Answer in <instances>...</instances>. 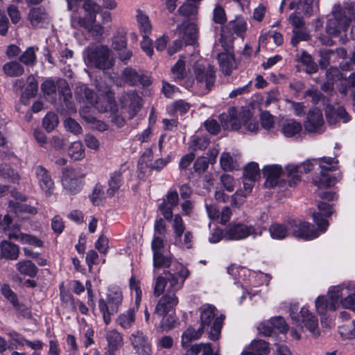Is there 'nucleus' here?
Here are the masks:
<instances>
[{"label":"nucleus","mask_w":355,"mask_h":355,"mask_svg":"<svg viewBox=\"0 0 355 355\" xmlns=\"http://www.w3.org/2000/svg\"><path fill=\"white\" fill-rule=\"evenodd\" d=\"M97 87L99 94L98 100L96 101V94L93 90L88 88L86 85H78L75 89L76 100L80 103L94 106L101 112H110L114 114L117 110L114 93L107 87L102 89L98 85Z\"/></svg>","instance_id":"f257e3e1"},{"label":"nucleus","mask_w":355,"mask_h":355,"mask_svg":"<svg viewBox=\"0 0 355 355\" xmlns=\"http://www.w3.org/2000/svg\"><path fill=\"white\" fill-rule=\"evenodd\" d=\"M200 327L203 330L210 329L209 338L215 341L220 335L223 327L224 315H220L216 317V309L210 304H205L200 308Z\"/></svg>","instance_id":"f03ea898"},{"label":"nucleus","mask_w":355,"mask_h":355,"mask_svg":"<svg viewBox=\"0 0 355 355\" xmlns=\"http://www.w3.org/2000/svg\"><path fill=\"white\" fill-rule=\"evenodd\" d=\"M297 304H292L289 308L291 318L293 323L300 328L305 327L315 336L319 335L318 318L306 307L299 311Z\"/></svg>","instance_id":"7ed1b4c3"},{"label":"nucleus","mask_w":355,"mask_h":355,"mask_svg":"<svg viewBox=\"0 0 355 355\" xmlns=\"http://www.w3.org/2000/svg\"><path fill=\"white\" fill-rule=\"evenodd\" d=\"M123 301L122 292L119 290L109 291L106 299L100 298L98 305L103 315L104 322L107 325L111 322L112 316L119 311Z\"/></svg>","instance_id":"20e7f679"},{"label":"nucleus","mask_w":355,"mask_h":355,"mask_svg":"<svg viewBox=\"0 0 355 355\" xmlns=\"http://www.w3.org/2000/svg\"><path fill=\"white\" fill-rule=\"evenodd\" d=\"M164 276H158L153 285V295L155 297H159L166 289L165 293L176 294L183 285L184 281L180 280L175 273L171 271H164Z\"/></svg>","instance_id":"39448f33"},{"label":"nucleus","mask_w":355,"mask_h":355,"mask_svg":"<svg viewBox=\"0 0 355 355\" xmlns=\"http://www.w3.org/2000/svg\"><path fill=\"white\" fill-rule=\"evenodd\" d=\"M87 59L89 63L100 69H107L114 65L111 58V50L105 45H96L87 49Z\"/></svg>","instance_id":"423d86ee"},{"label":"nucleus","mask_w":355,"mask_h":355,"mask_svg":"<svg viewBox=\"0 0 355 355\" xmlns=\"http://www.w3.org/2000/svg\"><path fill=\"white\" fill-rule=\"evenodd\" d=\"M338 160L336 158L324 157L319 159L321 168L320 175L318 179L313 180V184L319 188H327L334 185L336 180L334 177L328 173L337 169Z\"/></svg>","instance_id":"0eeeda50"},{"label":"nucleus","mask_w":355,"mask_h":355,"mask_svg":"<svg viewBox=\"0 0 355 355\" xmlns=\"http://www.w3.org/2000/svg\"><path fill=\"white\" fill-rule=\"evenodd\" d=\"M83 8L85 12L84 17L72 15L71 24L73 28L89 27L91 23H95L96 15L101 11V6L93 0H85L83 4Z\"/></svg>","instance_id":"6e6552de"},{"label":"nucleus","mask_w":355,"mask_h":355,"mask_svg":"<svg viewBox=\"0 0 355 355\" xmlns=\"http://www.w3.org/2000/svg\"><path fill=\"white\" fill-rule=\"evenodd\" d=\"M193 73L200 87H205L207 91H209L215 83L216 71L212 66L209 64H205L201 61H197L193 67Z\"/></svg>","instance_id":"1a4fd4ad"},{"label":"nucleus","mask_w":355,"mask_h":355,"mask_svg":"<svg viewBox=\"0 0 355 355\" xmlns=\"http://www.w3.org/2000/svg\"><path fill=\"white\" fill-rule=\"evenodd\" d=\"M85 175L80 169L64 168L62 173V184L70 194H76L82 189Z\"/></svg>","instance_id":"9d476101"},{"label":"nucleus","mask_w":355,"mask_h":355,"mask_svg":"<svg viewBox=\"0 0 355 355\" xmlns=\"http://www.w3.org/2000/svg\"><path fill=\"white\" fill-rule=\"evenodd\" d=\"M337 288L338 286L333 287L328 292L327 297L324 295L318 297L315 302L318 313L324 315L328 309L335 311L340 306L339 295L336 292Z\"/></svg>","instance_id":"9b49d317"},{"label":"nucleus","mask_w":355,"mask_h":355,"mask_svg":"<svg viewBox=\"0 0 355 355\" xmlns=\"http://www.w3.org/2000/svg\"><path fill=\"white\" fill-rule=\"evenodd\" d=\"M261 231L257 232V229L252 225H246L241 223L230 224L226 227L225 237L229 240L244 239L250 235H260Z\"/></svg>","instance_id":"f8f14e48"},{"label":"nucleus","mask_w":355,"mask_h":355,"mask_svg":"<svg viewBox=\"0 0 355 355\" xmlns=\"http://www.w3.org/2000/svg\"><path fill=\"white\" fill-rule=\"evenodd\" d=\"M129 340L137 355H152L153 350L150 340L141 331L137 330L132 333Z\"/></svg>","instance_id":"ddd939ff"},{"label":"nucleus","mask_w":355,"mask_h":355,"mask_svg":"<svg viewBox=\"0 0 355 355\" xmlns=\"http://www.w3.org/2000/svg\"><path fill=\"white\" fill-rule=\"evenodd\" d=\"M290 230L295 237L304 240H311L318 236V232L314 226L309 223L301 220H293L289 222Z\"/></svg>","instance_id":"4468645a"},{"label":"nucleus","mask_w":355,"mask_h":355,"mask_svg":"<svg viewBox=\"0 0 355 355\" xmlns=\"http://www.w3.org/2000/svg\"><path fill=\"white\" fill-rule=\"evenodd\" d=\"M336 292L339 295L340 306L355 311V284L347 283L338 286Z\"/></svg>","instance_id":"2eb2a0df"},{"label":"nucleus","mask_w":355,"mask_h":355,"mask_svg":"<svg viewBox=\"0 0 355 355\" xmlns=\"http://www.w3.org/2000/svg\"><path fill=\"white\" fill-rule=\"evenodd\" d=\"M121 101L124 112H127L128 117L132 119L139 112L142 99L136 92H129L122 96Z\"/></svg>","instance_id":"dca6fc26"},{"label":"nucleus","mask_w":355,"mask_h":355,"mask_svg":"<svg viewBox=\"0 0 355 355\" xmlns=\"http://www.w3.org/2000/svg\"><path fill=\"white\" fill-rule=\"evenodd\" d=\"M350 19L341 12H336L327 21L326 30L330 35H337L342 31H346L349 26Z\"/></svg>","instance_id":"f3484780"},{"label":"nucleus","mask_w":355,"mask_h":355,"mask_svg":"<svg viewBox=\"0 0 355 355\" xmlns=\"http://www.w3.org/2000/svg\"><path fill=\"white\" fill-rule=\"evenodd\" d=\"M324 125V121L322 111L317 107L310 109L304 122L306 131L309 132L323 131Z\"/></svg>","instance_id":"a211bd4d"},{"label":"nucleus","mask_w":355,"mask_h":355,"mask_svg":"<svg viewBox=\"0 0 355 355\" xmlns=\"http://www.w3.org/2000/svg\"><path fill=\"white\" fill-rule=\"evenodd\" d=\"M178 303L179 299L176 294L164 293L156 304L154 314L165 315L175 310Z\"/></svg>","instance_id":"6ab92c4d"},{"label":"nucleus","mask_w":355,"mask_h":355,"mask_svg":"<svg viewBox=\"0 0 355 355\" xmlns=\"http://www.w3.org/2000/svg\"><path fill=\"white\" fill-rule=\"evenodd\" d=\"M122 79L130 86L140 84L145 87L151 84L149 76L143 72H138L135 69L130 67H127L123 70Z\"/></svg>","instance_id":"aec40b11"},{"label":"nucleus","mask_w":355,"mask_h":355,"mask_svg":"<svg viewBox=\"0 0 355 355\" xmlns=\"http://www.w3.org/2000/svg\"><path fill=\"white\" fill-rule=\"evenodd\" d=\"M35 173L41 189L46 196H51L54 190V182L49 171L39 165L35 167Z\"/></svg>","instance_id":"412c9836"},{"label":"nucleus","mask_w":355,"mask_h":355,"mask_svg":"<svg viewBox=\"0 0 355 355\" xmlns=\"http://www.w3.org/2000/svg\"><path fill=\"white\" fill-rule=\"evenodd\" d=\"M107 348L103 355H116L123 345V335L116 329L107 330L105 334Z\"/></svg>","instance_id":"4be33fe9"},{"label":"nucleus","mask_w":355,"mask_h":355,"mask_svg":"<svg viewBox=\"0 0 355 355\" xmlns=\"http://www.w3.org/2000/svg\"><path fill=\"white\" fill-rule=\"evenodd\" d=\"M58 92L66 106L67 112L69 114L76 112V108L72 101V94L65 80H58Z\"/></svg>","instance_id":"5701e85b"},{"label":"nucleus","mask_w":355,"mask_h":355,"mask_svg":"<svg viewBox=\"0 0 355 355\" xmlns=\"http://www.w3.org/2000/svg\"><path fill=\"white\" fill-rule=\"evenodd\" d=\"M282 173V168L279 165L266 166L263 169V174L266 178L265 186L267 188L275 187L279 183Z\"/></svg>","instance_id":"b1692460"},{"label":"nucleus","mask_w":355,"mask_h":355,"mask_svg":"<svg viewBox=\"0 0 355 355\" xmlns=\"http://www.w3.org/2000/svg\"><path fill=\"white\" fill-rule=\"evenodd\" d=\"M318 208L320 213H313V220L322 231H325L329 224L322 216H330L332 214V207L328 203L320 202L318 204Z\"/></svg>","instance_id":"393cba45"},{"label":"nucleus","mask_w":355,"mask_h":355,"mask_svg":"<svg viewBox=\"0 0 355 355\" xmlns=\"http://www.w3.org/2000/svg\"><path fill=\"white\" fill-rule=\"evenodd\" d=\"M182 28V38L187 45H192L197 40V33L198 28L197 26L195 23H189L186 26L183 24L181 26H179L177 30H180L181 32Z\"/></svg>","instance_id":"a878e982"},{"label":"nucleus","mask_w":355,"mask_h":355,"mask_svg":"<svg viewBox=\"0 0 355 355\" xmlns=\"http://www.w3.org/2000/svg\"><path fill=\"white\" fill-rule=\"evenodd\" d=\"M218 61L223 73L225 76L230 75L234 68V57L229 53H220L218 55Z\"/></svg>","instance_id":"bb28decb"},{"label":"nucleus","mask_w":355,"mask_h":355,"mask_svg":"<svg viewBox=\"0 0 355 355\" xmlns=\"http://www.w3.org/2000/svg\"><path fill=\"white\" fill-rule=\"evenodd\" d=\"M8 236L10 239H15L23 243H28L37 247H42L43 245V242L36 236L24 234L19 230L14 232H9L8 234Z\"/></svg>","instance_id":"cd10ccee"},{"label":"nucleus","mask_w":355,"mask_h":355,"mask_svg":"<svg viewBox=\"0 0 355 355\" xmlns=\"http://www.w3.org/2000/svg\"><path fill=\"white\" fill-rule=\"evenodd\" d=\"M228 27L233 33L241 38H244L245 33L248 29V24L246 20L243 17L237 16L234 20L229 22Z\"/></svg>","instance_id":"c85d7f7f"},{"label":"nucleus","mask_w":355,"mask_h":355,"mask_svg":"<svg viewBox=\"0 0 355 355\" xmlns=\"http://www.w3.org/2000/svg\"><path fill=\"white\" fill-rule=\"evenodd\" d=\"M268 343L259 340L252 342L249 350L243 352L241 355H268Z\"/></svg>","instance_id":"c756f323"},{"label":"nucleus","mask_w":355,"mask_h":355,"mask_svg":"<svg viewBox=\"0 0 355 355\" xmlns=\"http://www.w3.org/2000/svg\"><path fill=\"white\" fill-rule=\"evenodd\" d=\"M136 19L142 36L149 35L152 31V26L148 17L141 10H137Z\"/></svg>","instance_id":"7c9ffc66"},{"label":"nucleus","mask_w":355,"mask_h":355,"mask_svg":"<svg viewBox=\"0 0 355 355\" xmlns=\"http://www.w3.org/2000/svg\"><path fill=\"white\" fill-rule=\"evenodd\" d=\"M1 251L3 257L8 259L16 260L19 257L18 246L7 241L1 242Z\"/></svg>","instance_id":"2f4dec72"},{"label":"nucleus","mask_w":355,"mask_h":355,"mask_svg":"<svg viewBox=\"0 0 355 355\" xmlns=\"http://www.w3.org/2000/svg\"><path fill=\"white\" fill-rule=\"evenodd\" d=\"M87 107L80 110V114L81 116L90 124L91 128L94 130L103 132L107 130V124L103 121L96 119L95 117L87 114Z\"/></svg>","instance_id":"473e14b6"},{"label":"nucleus","mask_w":355,"mask_h":355,"mask_svg":"<svg viewBox=\"0 0 355 355\" xmlns=\"http://www.w3.org/2000/svg\"><path fill=\"white\" fill-rule=\"evenodd\" d=\"M135 321V311L133 308L129 309L123 313H121L117 319L116 323L123 329L130 328Z\"/></svg>","instance_id":"72a5a7b5"},{"label":"nucleus","mask_w":355,"mask_h":355,"mask_svg":"<svg viewBox=\"0 0 355 355\" xmlns=\"http://www.w3.org/2000/svg\"><path fill=\"white\" fill-rule=\"evenodd\" d=\"M290 226L284 224L274 223L269 227V232L271 237L274 239L282 240L288 235Z\"/></svg>","instance_id":"f704fd0d"},{"label":"nucleus","mask_w":355,"mask_h":355,"mask_svg":"<svg viewBox=\"0 0 355 355\" xmlns=\"http://www.w3.org/2000/svg\"><path fill=\"white\" fill-rule=\"evenodd\" d=\"M203 331L201 327L198 330H196L193 327H189L182 336V346L183 347H189L193 340H197L201 337Z\"/></svg>","instance_id":"c9c22d12"},{"label":"nucleus","mask_w":355,"mask_h":355,"mask_svg":"<svg viewBox=\"0 0 355 355\" xmlns=\"http://www.w3.org/2000/svg\"><path fill=\"white\" fill-rule=\"evenodd\" d=\"M3 71L9 77L21 76L24 73L23 66L17 61H11L4 64Z\"/></svg>","instance_id":"e433bc0d"},{"label":"nucleus","mask_w":355,"mask_h":355,"mask_svg":"<svg viewBox=\"0 0 355 355\" xmlns=\"http://www.w3.org/2000/svg\"><path fill=\"white\" fill-rule=\"evenodd\" d=\"M123 171L120 168L118 171H114L110 177L109 181V188L107 189V193L110 196H113L116 191H117L122 184V173Z\"/></svg>","instance_id":"4c0bfd02"},{"label":"nucleus","mask_w":355,"mask_h":355,"mask_svg":"<svg viewBox=\"0 0 355 355\" xmlns=\"http://www.w3.org/2000/svg\"><path fill=\"white\" fill-rule=\"evenodd\" d=\"M221 125L224 130L237 131L241 128V123L238 119L232 116L222 114L219 116Z\"/></svg>","instance_id":"58836bf2"},{"label":"nucleus","mask_w":355,"mask_h":355,"mask_svg":"<svg viewBox=\"0 0 355 355\" xmlns=\"http://www.w3.org/2000/svg\"><path fill=\"white\" fill-rule=\"evenodd\" d=\"M47 18L44 10L41 8H33L28 14V19L33 26H39Z\"/></svg>","instance_id":"ea45409f"},{"label":"nucleus","mask_w":355,"mask_h":355,"mask_svg":"<svg viewBox=\"0 0 355 355\" xmlns=\"http://www.w3.org/2000/svg\"><path fill=\"white\" fill-rule=\"evenodd\" d=\"M60 300L62 306L69 312H75L76 310V302L73 295L67 291L60 288Z\"/></svg>","instance_id":"a19ab883"},{"label":"nucleus","mask_w":355,"mask_h":355,"mask_svg":"<svg viewBox=\"0 0 355 355\" xmlns=\"http://www.w3.org/2000/svg\"><path fill=\"white\" fill-rule=\"evenodd\" d=\"M68 153L72 159L81 160L85 156V147L82 142L74 141L70 145Z\"/></svg>","instance_id":"79ce46f5"},{"label":"nucleus","mask_w":355,"mask_h":355,"mask_svg":"<svg viewBox=\"0 0 355 355\" xmlns=\"http://www.w3.org/2000/svg\"><path fill=\"white\" fill-rule=\"evenodd\" d=\"M17 268L21 274L33 277L37 272L36 266L31 261H22L17 263Z\"/></svg>","instance_id":"37998d69"},{"label":"nucleus","mask_w":355,"mask_h":355,"mask_svg":"<svg viewBox=\"0 0 355 355\" xmlns=\"http://www.w3.org/2000/svg\"><path fill=\"white\" fill-rule=\"evenodd\" d=\"M326 116L330 124H335L337 118L342 119L345 123L350 120L349 115L343 107H339L336 111L332 112V113L327 112Z\"/></svg>","instance_id":"c03bdc74"},{"label":"nucleus","mask_w":355,"mask_h":355,"mask_svg":"<svg viewBox=\"0 0 355 355\" xmlns=\"http://www.w3.org/2000/svg\"><path fill=\"white\" fill-rule=\"evenodd\" d=\"M260 178V170L256 162H250L245 166L243 171V178L257 181Z\"/></svg>","instance_id":"a18cd8bd"},{"label":"nucleus","mask_w":355,"mask_h":355,"mask_svg":"<svg viewBox=\"0 0 355 355\" xmlns=\"http://www.w3.org/2000/svg\"><path fill=\"white\" fill-rule=\"evenodd\" d=\"M193 238V234L190 231H184L179 239L174 236V244L182 249H190L192 248Z\"/></svg>","instance_id":"49530a36"},{"label":"nucleus","mask_w":355,"mask_h":355,"mask_svg":"<svg viewBox=\"0 0 355 355\" xmlns=\"http://www.w3.org/2000/svg\"><path fill=\"white\" fill-rule=\"evenodd\" d=\"M310 39L309 32L306 27L302 28H293V37L291 43L296 46L301 41H308Z\"/></svg>","instance_id":"de8ad7c7"},{"label":"nucleus","mask_w":355,"mask_h":355,"mask_svg":"<svg viewBox=\"0 0 355 355\" xmlns=\"http://www.w3.org/2000/svg\"><path fill=\"white\" fill-rule=\"evenodd\" d=\"M209 139L207 135L193 136L191 141L190 148L193 150H205L209 144Z\"/></svg>","instance_id":"09e8293b"},{"label":"nucleus","mask_w":355,"mask_h":355,"mask_svg":"<svg viewBox=\"0 0 355 355\" xmlns=\"http://www.w3.org/2000/svg\"><path fill=\"white\" fill-rule=\"evenodd\" d=\"M286 170L288 173V177L290 178L288 180L289 186L295 187L301 181L300 175L298 174L299 166L288 164L286 166Z\"/></svg>","instance_id":"8fccbe9b"},{"label":"nucleus","mask_w":355,"mask_h":355,"mask_svg":"<svg viewBox=\"0 0 355 355\" xmlns=\"http://www.w3.org/2000/svg\"><path fill=\"white\" fill-rule=\"evenodd\" d=\"M27 86L25 88L24 92L22 94V97L26 96L29 98L36 95L38 83L35 78L33 76H29L27 78Z\"/></svg>","instance_id":"3c124183"},{"label":"nucleus","mask_w":355,"mask_h":355,"mask_svg":"<svg viewBox=\"0 0 355 355\" xmlns=\"http://www.w3.org/2000/svg\"><path fill=\"white\" fill-rule=\"evenodd\" d=\"M58 123V116L53 112L47 113L43 119V126L47 132L53 131Z\"/></svg>","instance_id":"603ef678"},{"label":"nucleus","mask_w":355,"mask_h":355,"mask_svg":"<svg viewBox=\"0 0 355 355\" xmlns=\"http://www.w3.org/2000/svg\"><path fill=\"white\" fill-rule=\"evenodd\" d=\"M127 46V39L125 33L123 32H118L113 37L112 47L116 51H121Z\"/></svg>","instance_id":"864d4df0"},{"label":"nucleus","mask_w":355,"mask_h":355,"mask_svg":"<svg viewBox=\"0 0 355 355\" xmlns=\"http://www.w3.org/2000/svg\"><path fill=\"white\" fill-rule=\"evenodd\" d=\"M171 263V256H164L162 252L153 254V266L155 268H168Z\"/></svg>","instance_id":"5fc2aeb1"},{"label":"nucleus","mask_w":355,"mask_h":355,"mask_svg":"<svg viewBox=\"0 0 355 355\" xmlns=\"http://www.w3.org/2000/svg\"><path fill=\"white\" fill-rule=\"evenodd\" d=\"M1 293L2 295L10 302V303L13 305L15 308H16L18 310H20L21 305L19 304L17 295L15 293L11 290L10 287L7 285L4 284L1 287Z\"/></svg>","instance_id":"6e6d98bb"},{"label":"nucleus","mask_w":355,"mask_h":355,"mask_svg":"<svg viewBox=\"0 0 355 355\" xmlns=\"http://www.w3.org/2000/svg\"><path fill=\"white\" fill-rule=\"evenodd\" d=\"M268 38H272L274 43L277 45H282L284 42L282 35L273 30H270L265 34H261L259 37V42L264 43Z\"/></svg>","instance_id":"4d7b16f0"},{"label":"nucleus","mask_w":355,"mask_h":355,"mask_svg":"<svg viewBox=\"0 0 355 355\" xmlns=\"http://www.w3.org/2000/svg\"><path fill=\"white\" fill-rule=\"evenodd\" d=\"M0 176L15 182L19 180V175L7 164L0 165Z\"/></svg>","instance_id":"13d9d810"},{"label":"nucleus","mask_w":355,"mask_h":355,"mask_svg":"<svg viewBox=\"0 0 355 355\" xmlns=\"http://www.w3.org/2000/svg\"><path fill=\"white\" fill-rule=\"evenodd\" d=\"M319 54L320 56L319 64L321 68L326 69L330 63L331 57L335 55V52L332 49L324 48L320 50Z\"/></svg>","instance_id":"bf43d9fd"},{"label":"nucleus","mask_w":355,"mask_h":355,"mask_svg":"<svg viewBox=\"0 0 355 355\" xmlns=\"http://www.w3.org/2000/svg\"><path fill=\"white\" fill-rule=\"evenodd\" d=\"M172 221L174 235L178 237V239H179L180 235H183V233L185 231V226L182 216L180 214H175L174 217H173Z\"/></svg>","instance_id":"052dcab7"},{"label":"nucleus","mask_w":355,"mask_h":355,"mask_svg":"<svg viewBox=\"0 0 355 355\" xmlns=\"http://www.w3.org/2000/svg\"><path fill=\"white\" fill-rule=\"evenodd\" d=\"M339 332L344 339L355 338V320L339 327Z\"/></svg>","instance_id":"680f3d73"},{"label":"nucleus","mask_w":355,"mask_h":355,"mask_svg":"<svg viewBox=\"0 0 355 355\" xmlns=\"http://www.w3.org/2000/svg\"><path fill=\"white\" fill-rule=\"evenodd\" d=\"M171 71L175 79L182 80L186 75L185 62L182 60H178L172 67Z\"/></svg>","instance_id":"e2e57ef3"},{"label":"nucleus","mask_w":355,"mask_h":355,"mask_svg":"<svg viewBox=\"0 0 355 355\" xmlns=\"http://www.w3.org/2000/svg\"><path fill=\"white\" fill-rule=\"evenodd\" d=\"M41 89L44 95L51 96L58 90V80L55 83L51 79H47L42 84Z\"/></svg>","instance_id":"0e129e2a"},{"label":"nucleus","mask_w":355,"mask_h":355,"mask_svg":"<svg viewBox=\"0 0 355 355\" xmlns=\"http://www.w3.org/2000/svg\"><path fill=\"white\" fill-rule=\"evenodd\" d=\"M35 60L36 55L33 47L28 48L19 58V60L26 65H33Z\"/></svg>","instance_id":"69168bd1"},{"label":"nucleus","mask_w":355,"mask_h":355,"mask_svg":"<svg viewBox=\"0 0 355 355\" xmlns=\"http://www.w3.org/2000/svg\"><path fill=\"white\" fill-rule=\"evenodd\" d=\"M270 323L273 329H277L281 333H286L288 329V324H286L284 318L282 316H277L272 318Z\"/></svg>","instance_id":"338daca9"},{"label":"nucleus","mask_w":355,"mask_h":355,"mask_svg":"<svg viewBox=\"0 0 355 355\" xmlns=\"http://www.w3.org/2000/svg\"><path fill=\"white\" fill-rule=\"evenodd\" d=\"M95 39L101 37L104 33V27L100 24L91 23L89 27H83Z\"/></svg>","instance_id":"774afa93"}]
</instances>
